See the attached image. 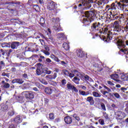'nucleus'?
<instances>
[{"mask_svg": "<svg viewBox=\"0 0 128 128\" xmlns=\"http://www.w3.org/2000/svg\"><path fill=\"white\" fill-rule=\"evenodd\" d=\"M112 22H111V24H108L107 27L103 28L100 30V22H95L92 24L91 26V30L92 32H94V30H99L100 34H106L107 36L106 37L104 36H100V38L101 40L104 42H110V40H112Z\"/></svg>", "mask_w": 128, "mask_h": 128, "instance_id": "f257e3e1", "label": "nucleus"}, {"mask_svg": "<svg viewBox=\"0 0 128 128\" xmlns=\"http://www.w3.org/2000/svg\"><path fill=\"white\" fill-rule=\"evenodd\" d=\"M84 16L85 18H84L82 20V22L85 24V26H90L92 22L94 20L96 12L94 10L86 11L84 12Z\"/></svg>", "mask_w": 128, "mask_h": 128, "instance_id": "f03ea898", "label": "nucleus"}, {"mask_svg": "<svg viewBox=\"0 0 128 128\" xmlns=\"http://www.w3.org/2000/svg\"><path fill=\"white\" fill-rule=\"evenodd\" d=\"M112 38H114V42L116 46H118V48H126V44L128 46V40H126V42L122 41V39H120L118 33H114L112 34Z\"/></svg>", "mask_w": 128, "mask_h": 128, "instance_id": "7ed1b4c3", "label": "nucleus"}, {"mask_svg": "<svg viewBox=\"0 0 128 128\" xmlns=\"http://www.w3.org/2000/svg\"><path fill=\"white\" fill-rule=\"evenodd\" d=\"M113 110L114 112V114L116 116H118V118H116V120H122V118H126V113L121 111H118V106L112 104Z\"/></svg>", "mask_w": 128, "mask_h": 128, "instance_id": "20e7f679", "label": "nucleus"}, {"mask_svg": "<svg viewBox=\"0 0 128 128\" xmlns=\"http://www.w3.org/2000/svg\"><path fill=\"white\" fill-rule=\"evenodd\" d=\"M47 8L54 14H56V4L52 1H50L48 4Z\"/></svg>", "mask_w": 128, "mask_h": 128, "instance_id": "39448f33", "label": "nucleus"}, {"mask_svg": "<svg viewBox=\"0 0 128 128\" xmlns=\"http://www.w3.org/2000/svg\"><path fill=\"white\" fill-rule=\"evenodd\" d=\"M74 72L76 76H78V78H80V80H89V82H90L92 80V78L89 77L88 76L86 75L85 76H84V74H81L78 70H75L74 71Z\"/></svg>", "mask_w": 128, "mask_h": 128, "instance_id": "423d86ee", "label": "nucleus"}, {"mask_svg": "<svg viewBox=\"0 0 128 128\" xmlns=\"http://www.w3.org/2000/svg\"><path fill=\"white\" fill-rule=\"evenodd\" d=\"M38 67L36 70V74L37 76H42V75L44 74V68H42V64L40 63H38L36 64Z\"/></svg>", "mask_w": 128, "mask_h": 128, "instance_id": "0eeeda50", "label": "nucleus"}, {"mask_svg": "<svg viewBox=\"0 0 128 128\" xmlns=\"http://www.w3.org/2000/svg\"><path fill=\"white\" fill-rule=\"evenodd\" d=\"M24 96L26 100H32L34 98V94L31 91L26 92Z\"/></svg>", "mask_w": 128, "mask_h": 128, "instance_id": "6e6552de", "label": "nucleus"}, {"mask_svg": "<svg viewBox=\"0 0 128 128\" xmlns=\"http://www.w3.org/2000/svg\"><path fill=\"white\" fill-rule=\"evenodd\" d=\"M92 2V0H83V2H82L83 6H86V10H88L90 8L91 6L90 3Z\"/></svg>", "mask_w": 128, "mask_h": 128, "instance_id": "1a4fd4ad", "label": "nucleus"}, {"mask_svg": "<svg viewBox=\"0 0 128 128\" xmlns=\"http://www.w3.org/2000/svg\"><path fill=\"white\" fill-rule=\"evenodd\" d=\"M108 13L109 14H108V18H106V22L107 24H110V22H112V12L110 9H108Z\"/></svg>", "mask_w": 128, "mask_h": 128, "instance_id": "9d476101", "label": "nucleus"}, {"mask_svg": "<svg viewBox=\"0 0 128 128\" xmlns=\"http://www.w3.org/2000/svg\"><path fill=\"white\" fill-rule=\"evenodd\" d=\"M20 43L18 42H13L10 44V46L11 47V48L12 50H16L18 49V48L20 46Z\"/></svg>", "mask_w": 128, "mask_h": 128, "instance_id": "9b49d317", "label": "nucleus"}, {"mask_svg": "<svg viewBox=\"0 0 128 128\" xmlns=\"http://www.w3.org/2000/svg\"><path fill=\"white\" fill-rule=\"evenodd\" d=\"M114 32H119L120 30V24H118V21L116 20L114 22L113 24Z\"/></svg>", "mask_w": 128, "mask_h": 128, "instance_id": "f8f14e48", "label": "nucleus"}, {"mask_svg": "<svg viewBox=\"0 0 128 128\" xmlns=\"http://www.w3.org/2000/svg\"><path fill=\"white\" fill-rule=\"evenodd\" d=\"M12 84H22L24 82V80L22 78L14 79L12 81Z\"/></svg>", "mask_w": 128, "mask_h": 128, "instance_id": "ddd939ff", "label": "nucleus"}, {"mask_svg": "<svg viewBox=\"0 0 128 128\" xmlns=\"http://www.w3.org/2000/svg\"><path fill=\"white\" fill-rule=\"evenodd\" d=\"M64 120L67 124H70L72 122V117L70 116H66L64 117Z\"/></svg>", "mask_w": 128, "mask_h": 128, "instance_id": "4468645a", "label": "nucleus"}, {"mask_svg": "<svg viewBox=\"0 0 128 128\" xmlns=\"http://www.w3.org/2000/svg\"><path fill=\"white\" fill-rule=\"evenodd\" d=\"M22 118L20 116H17L14 119V122L16 124H20V122H22Z\"/></svg>", "mask_w": 128, "mask_h": 128, "instance_id": "2eb2a0df", "label": "nucleus"}, {"mask_svg": "<svg viewBox=\"0 0 128 128\" xmlns=\"http://www.w3.org/2000/svg\"><path fill=\"white\" fill-rule=\"evenodd\" d=\"M86 100L90 102V106H94V98L92 96L88 97Z\"/></svg>", "mask_w": 128, "mask_h": 128, "instance_id": "dca6fc26", "label": "nucleus"}, {"mask_svg": "<svg viewBox=\"0 0 128 128\" xmlns=\"http://www.w3.org/2000/svg\"><path fill=\"white\" fill-rule=\"evenodd\" d=\"M76 53L78 58H84V51L81 50H77Z\"/></svg>", "mask_w": 128, "mask_h": 128, "instance_id": "f3484780", "label": "nucleus"}, {"mask_svg": "<svg viewBox=\"0 0 128 128\" xmlns=\"http://www.w3.org/2000/svg\"><path fill=\"white\" fill-rule=\"evenodd\" d=\"M57 36L58 38H60L61 40H64L66 38L64 33H58L57 34Z\"/></svg>", "mask_w": 128, "mask_h": 128, "instance_id": "a211bd4d", "label": "nucleus"}, {"mask_svg": "<svg viewBox=\"0 0 128 128\" xmlns=\"http://www.w3.org/2000/svg\"><path fill=\"white\" fill-rule=\"evenodd\" d=\"M48 70V68H43L42 72H44V74L42 75V76H44L46 74H52V70Z\"/></svg>", "mask_w": 128, "mask_h": 128, "instance_id": "6ab92c4d", "label": "nucleus"}, {"mask_svg": "<svg viewBox=\"0 0 128 128\" xmlns=\"http://www.w3.org/2000/svg\"><path fill=\"white\" fill-rule=\"evenodd\" d=\"M72 80L76 84H80V79L78 76H74Z\"/></svg>", "mask_w": 128, "mask_h": 128, "instance_id": "aec40b11", "label": "nucleus"}, {"mask_svg": "<svg viewBox=\"0 0 128 128\" xmlns=\"http://www.w3.org/2000/svg\"><path fill=\"white\" fill-rule=\"evenodd\" d=\"M118 74H112V80H115V82H120V80H118Z\"/></svg>", "mask_w": 128, "mask_h": 128, "instance_id": "412c9836", "label": "nucleus"}, {"mask_svg": "<svg viewBox=\"0 0 128 128\" xmlns=\"http://www.w3.org/2000/svg\"><path fill=\"white\" fill-rule=\"evenodd\" d=\"M113 14H112V18L114 20H118V18H120V16L118 15V12H116L114 11H113Z\"/></svg>", "mask_w": 128, "mask_h": 128, "instance_id": "4be33fe9", "label": "nucleus"}, {"mask_svg": "<svg viewBox=\"0 0 128 128\" xmlns=\"http://www.w3.org/2000/svg\"><path fill=\"white\" fill-rule=\"evenodd\" d=\"M16 100L19 102H24V97L20 96H16Z\"/></svg>", "mask_w": 128, "mask_h": 128, "instance_id": "5701e85b", "label": "nucleus"}, {"mask_svg": "<svg viewBox=\"0 0 128 128\" xmlns=\"http://www.w3.org/2000/svg\"><path fill=\"white\" fill-rule=\"evenodd\" d=\"M44 92L47 94H52V90L50 88H46L44 89Z\"/></svg>", "mask_w": 128, "mask_h": 128, "instance_id": "b1692460", "label": "nucleus"}, {"mask_svg": "<svg viewBox=\"0 0 128 128\" xmlns=\"http://www.w3.org/2000/svg\"><path fill=\"white\" fill-rule=\"evenodd\" d=\"M2 48H10V42H2L1 43Z\"/></svg>", "mask_w": 128, "mask_h": 128, "instance_id": "393cba45", "label": "nucleus"}, {"mask_svg": "<svg viewBox=\"0 0 128 128\" xmlns=\"http://www.w3.org/2000/svg\"><path fill=\"white\" fill-rule=\"evenodd\" d=\"M54 28L56 32H60V30H62V28L60 27V25L55 24Z\"/></svg>", "mask_w": 128, "mask_h": 128, "instance_id": "a878e982", "label": "nucleus"}, {"mask_svg": "<svg viewBox=\"0 0 128 128\" xmlns=\"http://www.w3.org/2000/svg\"><path fill=\"white\" fill-rule=\"evenodd\" d=\"M120 78L122 80H124V82H126V80H128V75L122 74Z\"/></svg>", "mask_w": 128, "mask_h": 128, "instance_id": "bb28decb", "label": "nucleus"}, {"mask_svg": "<svg viewBox=\"0 0 128 128\" xmlns=\"http://www.w3.org/2000/svg\"><path fill=\"white\" fill-rule=\"evenodd\" d=\"M46 64H50L51 66H54V62L49 58H46Z\"/></svg>", "mask_w": 128, "mask_h": 128, "instance_id": "cd10ccee", "label": "nucleus"}, {"mask_svg": "<svg viewBox=\"0 0 128 128\" xmlns=\"http://www.w3.org/2000/svg\"><path fill=\"white\" fill-rule=\"evenodd\" d=\"M62 46L64 50H68V49L70 48V46L66 42H64L62 44Z\"/></svg>", "mask_w": 128, "mask_h": 128, "instance_id": "c85d7f7f", "label": "nucleus"}, {"mask_svg": "<svg viewBox=\"0 0 128 128\" xmlns=\"http://www.w3.org/2000/svg\"><path fill=\"white\" fill-rule=\"evenodd\" d=\"M122 52H124V54H128V49H122L121 48V50L118 52L119 54H120Z\"/></svg>", "mask_w": 128, "mask_h": 128, "instance_id": "c756f323", "label": "nucleus"}, {"mask_svg": "<svg viewBox=\"0 0 128 128\" xmlns=\"http://www.w3.org/2000/svg\"><path fill=\"white\" fill-rule=\"evenodd\" d=\"M92 94L95 98H100V96H102L100 94L96 92H93Z\"/></svg>", "mask_w": 128, "mask_h": 128, "instance_id": "7c9ffc66", "label": "nucleus"}, {"mask_svg": "<svg viewBox=\"0 0 128 128\" xmlns=\"http://www.w3.org/2000/svg\"><path fill=\"white\" fill-rule=\"evenodd\" d=\"M8 114L9 116H12L14 115V110H9L8 112Z\"/></svg>", "mask_w": 128, "mask_h": 128, "instance_id": "2f4dec72", "label": "nucleus"}, {"mask_svg": "<svg viewBox=\"0 0 128 128\" xmlns=\"http://www.w3.org/2000/svg\"><path fill=\"white\" fill-rule=\"evenodd\" d=\"M62 74H64L66 76H68V74H70V72L66 69H64L62 70Z\"/></svg>", "mask_w": 128, "mask_h": 128, "instance_id": "473e14b6", "label": "nucleus"}, {"mask_svg": "<svg viewBox=\"0 0 128 128\" xmlns=\"http://www.w3.org/2000/svg\"><path fill=\"white\" fill-rule=\"evenodd\" d=\"M67 88L68 90H72V88L74 87V85H72L70 82H68L66 84Z\"/></svg>", "mask_w": 128, "mask_h": 128, "instance_id": "72a5a7b5", "label": "nucleus"}, {"mask_svg": "<svg viewBox=\"0 0 128 128\" xmlns=\"http://www.w3.org/2000/svg\"><path fill=\"white\" fill-rule=\"evenodd\" d=\"M2 86L4 88H10V84L6 82L2 85Z\"/></svg>", "mask_w": 128, "mask_h": 128, "instance_id": "f704fd0d", "label": "nucleus"}, {"mask_svg": "<svg viewBox=\"0 0 128 128\" xmlns=\"http://www.w3.org/2000/svg\"><path fill=\"white\" fill-rule=\"evenodd\" d=\"M8 106L7 105H4L2 107V110L3 112H6V110H8Z\"/></svg>", "mask_w": 128, "mask_h": 128, "instance_id": "c9c22d12", "label": "nucleus"}, {"mask_svg": "<svg viewBox=\"0 0 128 128\" xmlns=\"http://www.w3.org/2000/svg\"><path fill=\"white\" fill-rule=\"evenodd\" d=\"M50 84L51 86H58V82L52 80H50Z\"/></svg>", "mask_w": 128, "mask_h": 128, "instance_id": "e433bc0d", "label": "nucleus"}, {"mask_svg": "<svg viewBox=\"0 0 128 128\" xmlns=\"http://www.w3.org/2000/svg\"><path fill=\"white\" fill-rule=\"evenodd\" d=\"M52 58H53L55 62H59L60 60H58V58L56 57L54 55H52L51 56Z\"/></svg>", "mask_w": 128, "mask_h": 128, "instance_id": "4c0bfd02", "label": "nucleus"}, {"mask_svg": "<svg viewBox=\"0 0 128 128\" xmlns=\"http://www.w3.org/2000/svg\"><path fill=\"white\" fill-rule=\"evenodd\" d=\"M76 70H74L72 72V73H70L69 72V74H68V76L70 78H74V76H75L74 74H76V73H74V71Z\"/></svg>", "mask_w": 128, "mask_h": 128, "instance_id": "58836bf2", "label": "nucleus"}, {"mask_svg": "<svg viewBox=\"0 0 128 128\" xmlns=\"http://www.w3.org/2000/svg\"><path fill=\"white\" fill-rule=\"evenodd\" d=\"M52 22H60V18H52Z\"/></svg>", "mask_w": 128, "mask_h": 128, "instance_id": "ea45409f", "label": "nucleus"}, {"mask_svg": "<svg viewBox=\"0 0 128 128\" xmlns=\"http://www.w3.org/2000/svg\"><path fill=\"white\" fill-rule=\"evenodd\" d=\"M113 94L116 98H120V96L118 93H113Z\"/></svg>", "mask_w": 128, "mask_h": 128, "instance_id": "a19ab883", "label": "nucleus"}, {"mask_svg": "<svg viewBox=\"0 0 128 128\" xmlns=\"http://www.w3.org/2000/svg\"><path fill=\"white\" fill-rule=\"evenodd\" d=\"M40 24H41L42 26H44V18H40Z\"/></svg>", "mask_w": 128, "mask_h": 128, "instance_id": "79ce46f5", "label": "nucleus"}, {"mask_svg": "<svg viewBox=\"0 0 128 128\" xmlns=\"http://www.w3.org/2000/svg\"><path fill=\"white\" fill-rule=\"evenodd\" d=\"M22 78L24 79V80H28V74L24 73V74H22Z\"/></svg>", "mask_w": 128, "mask_h": 128, "instance_id": "37998d69", "label": "nucleus"}, {"mask_svg": "<svg viewBox=\"0 0 128 128\" xmlns=\"http://www.w3.org/2000/svg\"><path fill=\"white\" fill-rule=\"evenodd\" d=\"M102 86L103 88H106V90L108 92H112V90H110V89L108 88V86H106V85L102 84Z\"/></svg>", "mask_w": 128, "mask_h": 128, "instance_id": "c03bdc74", "label": "nucleus"}, {"mask_svg": "<svg viewBox=\"0 0 128 128\" xmlns=\"http://www.w3.org/2000/svg\"><path fill=\"white\" fill-rule=\"evenodd\" d=\"M33 8H34L36 12H38V10L40 9V6H38V5H33Z\"/></svg>", "mask_w": 128, "mask_h": 128, "instance_id": "a18cd8bd", "label": "nucleus"}, {"mask_svg": "<svg viewBox=\"0 0 128 128\" xmlns=\"http://www.w3.org/2000/svg\"><path fill=\"white\" fill-rule=\"evenodd\" d=\"M101 108L102 110H104V111L106 110V106L104 105V104L102 102L100 104Z\"/></svg>", "mask_w": 128, "mask_h": 128, "instance_id": "49530a36", "label": "nucleus"}, {"mask_svg": "<svg viewBox=\"0 0 128 128\" xmlns=\"http://www.w3.org/2000/svg\"><path fill=\"white\" fill-rule=\"evenodd\" d=\"M62 86H66V79H63L61 80Z\"/></svg>", "mask_w": 128, "mask_h": 128, "instance_id": "de8ad7c7", "label": "nucleus"}, {"mask_svg": "<svg viewBox=\"0 0 128 128\" xmlns=\"http://www.w3.org/2000/svg\"><path fill=\"white\" fill-rule=\"evenodd\" d=\"M73 118H76V120H80V117L78 116V115L76 114H74L73 115Z\"/></svg>", "mask_w": 128, "mask_h": 128, "instance_id": "09e8293b", "label": "nucleus"}, {"mask_svg": "<svg viewBox=\"0 0 128 128\" xmlns=\"http://www.w3.org/2000/svg\"><path fill=\"white\" fill-rule=\"evenodd\" d=\"M98 122L100 124H102V126H104V121L103 119H100L98 120Z\"/></svg>", "mask_w": 128, "mask_h": 128, "instance_id": "8fccbe9b", "label": "nucleus"}, {"mask_svg": "<svg viewBox=\"0 0 128 128\" xmlns=\"http://www.w3.org/2000/svg\"><path fill=\"white\" fill-rule=\"evenodd\" d=\"M2 76H6L8 78H10V74L8 73L3 72L2 73Z\"/></svg>", "mask_w": 128, "mask_h": 128, "instance_id": "3c124183", "label": "nucleus"}, {"mask_svg": "<svg viewBox=\"0 0 128 128\" xmlns=\"http://www.w3.org/2000/svg\"><path fill=\"white\" fill-rule=\"evenodd\" d=\"M46 80H53L52 75H48V76H46Z\"/></svg>", "mask_w": 128, "mask_h": 128, "instance_id": "603ef678", "label": "nucleus"}, {"mask_svg": "<svg viewBox=\"0 0 128 128\" xmlns=\"http://www.w3.org/2000/svg\"><path fill=\"white\" fill-rule=\"evenodd\" d=\"M49 118H50V120H54V114L50 113L49 114Z\"/></svg>", "mask_w": 128, "mask_h": 128, "instance_id": "864d4df0", "label": "nucleus"}, {"mask_svg": "<svg viewBox=\"0 0 128 128\" xmlns=\"http://www.w3.org/2000/svg\"><path fill=\"white\" fill-rule=\"evenodd\" d=\"M48 102H50V100L48 99L47 98H44V102L46 104H48Z\"/></svg>", "mask_w": 128, "mask_h": 128, "instance_id": "5fc2aeb1", "label": "nucleus"}, {"mask_svg": "<svg viewBox=\"0 0 128 128\" xmlns=\"http://www.w3.org/2000/svg\"><path fill=\"white\" fill-rule=\"evenodd\" d=\"M72 90H74V92H78V89H76V86H73V87L72 88V89H71Z\"/></svg>", "mask_w": 128, "mask_h": 128, "instance_id": "6e6d98bb", "label": "nucleus"}, {"mask_svg": "<svg viewBox=\"0 0 128 128\" xmlns=\"http://www.w3.org/2000/svg\"><path fill=\"white\" fill-rule=\"evenodd\" d=\"M103 114L105 118H106V120L108 118V115L106 112H103Z\"/></svg>", "mask_w": 128, "mask_h": 128, "instance_id": "4d7b16f0", "label": "nucleus"}, {"mask_svg": "<svg viewBox=\"0 0 128 128\" xmlns=\"http://www.w3.org/2000/svg\"><path fill=\"white\" fill-rule=\"evenodd\" d=\"M79 92L80 94H82V96H86V92L84 91L79 90Z\"/></svg>", "mask_w": 128, "mask_h": 128, "instance_id": "13d9d810", "label": "nucleus"}, {"mask_svg": "<svg viewBox=\"0 0 128 128\" xmlns=\"http://www.w3.org/2000/svg\"><path fill=\"white\" fill-rule=\"evenodd\" d=\"M0 64L2 68H4V66H6V64L4 62V61H1L0 62Z\"/></svg>", "mask_w": 128, "mask_h": 128, "instance_id": "bf43d9fd", "label": "nucleus"}, {"mask_svg": "<svg viewBox=\"0 0 128 128\" xmlns=\"http://www.w3.org/2000/svg\"><path fill=\"white\" fill-rule=\"evenodd\" d=\"M57 74H57L56 73L54 72V74L51 75L52 76V78L53 80L56 79V78Z\"/></svg>", "mask_w": 128, "mask_h": 128, "instance_id": "052dcab7", "label": "nucleus"}, {"mask_svg": "<svg viewBox=\"0 0 128 128\" xmlns=\"http://www.w3.org/2000/svg\"><path fill=\"white\" fill-rule=\"evenodd\" d=\"M44 54H46V56H50V52H48V51L44 50Z\"/></svg>", "mask_w": 128, "mask_h": 128, "instance_id": "680f3d73", "label": "nucleus"}, {"mask_svg": "<svg viewBox=\"0 0 128 128\" xmlns=\"http://www.w3.org/2000/svg\"><path fill=\"white\" fill-rule=\"evenodd\" d=\"M121 2H123V4H128V0H120Z\"/></svg>", "mask_w": 128, "mask_h": 128, "instance_id": "e2e57ef3", "label": "nucleus"}, {"mask_svg": "<svg viewBox=\"0 0 128 128\" xmlns=\"http://www.w3.org/2000/svg\"><path fill=\"white\" fill-rule=\"evenodd\" d=\"M44 48L46 51H49L50 50V48L48 46H44Z\"/></svg>", "mask_w": 128, "mask_h": 128, "instance_id": "0e129e2a", "label": "nucleus"}, {"mask_svg": "<svg viewBox=\"0 0 128 128\" xmlns=\"http://www.w3.org/2000/svg\"><path fill=\"white\" fill-rule=\"evenodd\" d=\"M118 4H119V6H122V8H124V6H126V5L124 4H122L120 3H118Z\"/></svg>", "mask_w": 128, "mask_h": 128, "instance_id": "69168bd1", "label": "nucleus"}, {"mask_svg": "<svg viewBox=\"0 0 128 128\" xmlns=\"http://www.w3.org/2000/svg\"><path fill=\"white\" fill-rule=\"evenodd\" d=\"M14 4H17L18 6H20V2H14Z\"/></svg>", "mask_w": 128, "mask_h": 128, "instance_id": "338daca9", "label": "nucleus"}, {"mask_svg": "<svg viewBox=\"0 0 128 128\" xmlns=\"http://www.w3.org/2000/svg\"><path fill=\"white\" fill-rule=\"evenodd\" d=\"M8 128H14V124H11L9 126Z\"/></svg>", "mask_w": 128, "mask_h": 128, "instance_id": "774afa93", "label": "nucleus"}]
</instances>
